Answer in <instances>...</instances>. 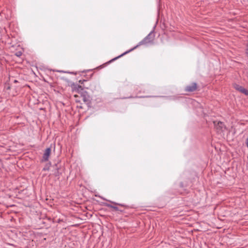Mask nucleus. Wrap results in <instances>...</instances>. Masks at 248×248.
<instances>
[{
	"instance_id": "12",
	"label": "nucleus",
	"mask_w": 248,
	"mask_h": 248,
	"mask_svg": "<svg viewBox=\"0 0 248 248\" xmlns=\"http://www.w3.org/2000/svg\"><path fill=\"white\" fill-rule=\"evenodd\" d=\"M7 89H10V87L8 85L7 87H6Z\"/></svg>"
},
{
	"instance_id": "9",
	"label": "nucleus",
	"mask_w": 248,
	"mask_h": 248,
	"mask_svg": "<svg viewBox=\"0 0 248 248\" xmlns=\"http://www.w3.org/2000/svg\"><path fill=\"white\" fill-rule=\"evenodd\" d=\"M87 81V80H80L79 81V83L81 84H83L84 82H86Z\"/></svg>"
},
{
	"instance_id": "8",
	"label": "nucleus",
	"mask_w": 248,
	"mask_h": 248,
	"mask_svg": "<svg viewBox=\"0 0 248 248\" xmlns=\"http://www.w3.org/2000/svg\"><path fill=\"white\" fill-rule=\"evenodd\" d=\"M107 206L109 208L113 209L115 211H119L118 207L117 206L111 204H107Z\"/></svg>"
},
{
	"instance_id": "6",
	"label": "nucleus",
	"mask_w": 248,
	"mask_h": 248,
	"mask_svg": "<svg viewBox=\"0 0 248 248\" xmlns=\"http://www.w3.org/2000/svg\"><path fill=\"white\" fill-rule=\"evenodd\" d=\"M234 86V88L240 91V92L243 93L244 94H245V95H248V90L245 89L244 88H243L242 86H241L238 84H234L233 85Z\"/></svg>"
},
{
	"instance_id": "13",
	"label": "nucleus",
	"mask_w": 248,
	"mask_h": 248,
	"mask_svg": "<svg viewBox=\"0 0 248 248\" xmlns=\"http://www.w3.org/2000/svg\"><path fill=\"white\" fill-rule=\"evenodd\" d=\"M43 170H48V169H47V168H44Z\"/></svg>"
},
{
	"instance_id": "10",
	"label": "nucleus",
	"mask_w": 248,
	"mask_h": 248,
	"mask_svg": "<svg viewBox=\"0 0 248 248\" xmlns=\"http://www.w3.org/2000/svg\"><path fill=\"white\" fill-rule=\"evenodd\" d=\"M16 56L17 57H20L22 55V53L21 52H17L16 54Z\"/></svg>"
},
{
	"instance_id": "3",
	"label": "nucleus",
	"mask_w": 248,
	"mask_h": 248,
	"mask_svg": "<svg viewBox=\"0 0 248 248\" xmlns=\"http://www.w3.org/2000/svg\"><path fill=\"white\" fill-rule=\"evenodd\" d=\"M214 124L218 133L222 132L225 129V125L220 121H214Z\"/></svg>"
},
{
	"instance_id": "5",
	"label": "nucleus",
	"mask_w": 248,
	"mask_h": 248,
	"mask_svg": "<svg viewBox=\"0 0 248 248\" xmlns=\"http://www.w3.org/2000/svg\"><path fill=\"white\" fill-rule=\"evenodd\" d=\"M50 154H51V148H46L45 150L44 154L43 155V161H47L48 160V158L50 156Z\"/></svg>"
},
{
	"instance_id": "2",
	"label": "nucleus",
	"mask_w": 248,
	"mask_h": 248,
	"mask_svg": "<svg viewBox=\"0 0 248 248\" xmlns=\"http://www.w3.org/2000/svg\"><path fill=\"white\" fill-rule=\"evenodd\" d=\"M72 90L73 92H77L81 96V98L84 102L88 101V96L87 92H84V88H87L84 85L83 86L78 85L77 83H73L71 84Z\"/></svg>"
},
{
	"instance_id": "4",
	"label": "nucleus",
	"mask_w": 248,
	"mask_h": 248,
	"mask_svg": "<svg viewBox=\"0 0 248 248\" xmlns=\"http://www.w3.org/2000/svg\"><path fill=\"white\" fill-rule=\"evenodd\" d=\"M197 88V84L195 82H193L191 84L186 86L185 87V90L187 92H193L196 91Z\"/></svg>"
},
{
	"instance_id": "14",
	"label": "nucleus",
	"mask_w": 248,
	"mask_h": 248,
	"mask_svg": "<svg viewBox=\"0 0 248 248\" xmlns=\"http://www.w3.org/2000/svg\"><path fill=\"white\" fill-rule=\"evenodd\" d=\"M14 82H17V80H15L14 81Z\"/></svg>"
},
{
	"instance_id": "7",
	"label": "nucleus",
	"mask_w": 248,
	"mask_h": 248,
	"mask_svg": "<svg viewBox=\"0 0 248 248\" xmlns=\"http://www.w3.org/2000/svg\"><path fill=\"white\" fill-rule=\"evenodd\" d=\"M74 97L75 98V101L76 102H81L83 100L81 98L80 95L78 94H74Z\"/></svg>"
},
{
	"instance_id": "11",
	"label": "nucleus",
	"mask_w": 248,
	"mask_h": 248,
	"mask_svg": "<svg viewBox=\"0 0 248 248\" xmlns=\"http://www.w3.org/2000/svg\"><path fill=\"white\" fill-rule=\"evenodd\" d=\"M113 203H114V204L118 205L121 206H123V207H124V206H125V205H124L122 204L117 203H115V202H113Z\"/></svg>"
},
{
	"instance_id": "1",
	"label": "nucleus",
	"mask_w": 248,
	"mask_h": 248,
	"mask_svg": "<svg viewBox=\"0 0 248 248\" xmlns=\"http://www.w3.org/2000/svg\"><path fill=\"white\" fill-rule=\"evenodd\" d=\"M155 38V35L153 34V32H151L147 36H146L142 40H141L140 42L139 43V44L134 46L133 48L130 49V50L125 51V52L123 53L121 55H119V56L111 60V61H114L117 59L122 57L124 55L128 53L129 52L133 51V50L136 49L138 48L139 46L141 45H146L148 44H151L153 43L154 40Z\"/></svg>"
}]
</instances>
